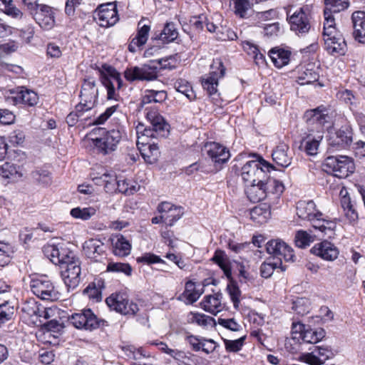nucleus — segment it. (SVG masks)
<instances>
[{
	"label": "nucleus",
	"instance_id": "obj_32",
	"mask_svg": "<svg viewBox=\"0 0 365 365\" xmlns=\"http://www.w3.org/2000/svg\"><path fill=\"white\" fill-rule=\"evenodd\" d=\"M113 254L118 257H125L130 253L131 245L122 235L112 239Z\"/></svg>",
	"mask_w": 365,
	"mask_h": 365
},
{
	"label": "nucleus",
	"instance_id": "obj_24",
	"mask_svg": "<svg viewBox=\"0 0 365 365\" xmlns=\"http://www.w3.org/2000/svg\"><path fill=\"white\" fill-rule=\"evenodd\" d=\"M144 19H141L138 22L137 34L128 45V50L132 53H135L138 48L144 46L148 39L150 26L144 24Z\"/></svg>",
	"mask_w": 365,
	"mask_h": 365
},
{
	"label": "nucleus",
	"instance_id": "obj_5",
	"mask_svg": "<svg viewBox=\"0 0 365 365\" xmlns=\"http://www.w3.org/2000/svg\"><path fill=\"white\" fill-rule=\"evenodd\" d=\"M323 170L333 175L344 178L352 173L354 170V164L353 161L346 156L341 155L329 156L322 164Z\"/></svg>",
	"mask_w": 365,
	"mask_h": 365
},
{
	"label": "nucleus",
	"instance_id": "obj_29",
	"mask_svg": "<svg viewBox=\"0 0 365 365\" xmlns=\"http://www.w3.org/2000/svg\"><path fill=\"white\" fill-rule=\"evenodd\" d=\"M341 205L344 210L346 217L349 222H355L358 219V212L355 207V204L351 201L348 192L342 189L340 192Z\"/></svg>",
	"mask_w": 365,
	"mask_h": 365
},
{
	"label": "nucleus",
	"instance_id": "obj_17",
	"mask_svg": "<svg viewBox=\"0 0 365 365\" xmlns=\"http://www.w3.org/2000/svg\"><path fill=\"white\" fill-rule=\"evenodd\" d=\"M124 76L128 81H153L158 77V66L150 63L127 68Z\"/></svg>",
	"mask_w": 365,
	"mask_h": 365
},
{
	"label": "nucleus",
	"instance_id": "obj_64",
	"mask_svg": "<svg viewBox=\"0 0 365 365\" xmlns=\"http://www.w3.org/2000/svg\"><path fill=\"white\" fill-rule=\"evenodd\" d=\"M124 355L130 359H139L144 356L140 349H135L133 346H124L121 347Z\"/></svg>",
	"mask_w": 365,
	"mask_h": 365
},
{
	"label": "nucleus",
	"instance_id": "obj_45",
	"mask_svg": "<svg viewBox=\"0 0 365 365\" xmlns=\"http://www.w3.org/2000/svg\"><path fill=\"white\" fill-rule=\"evenodd\" d=\"M279 268L281 271H285L286 267L282 264L280 260L268 261L262 264L260 267V274L262 277L268 278L272 276L274 270Z\"/></svg>",
	"mask_w": 365,
	"mask_h": 365
},
{
	"label": "nucleus",
	"instance_id": "obj_58",
	"mask_svg": "<svg viewBox=\"0 0 365 365\" xmlns=\"http://www.w3.org/2000/svg\"><path fill=\"white\" fill-rule=\"evenodd\" d=\"M235 12L237 15L243 18L246 16L247 11L250 8V4L248 0H232Z\"/></svg>",
	"mask_w": 365,
	"mask_h": 365
},
{
	"label": "nucleus",
	"instance_id": "obj_14",
	"mask_svg": "<svg viewBox=\"0 0 365 365\" xmlns=\"http://www.w3.org/2000/svg\"><path fill=\"white\" fill-rule=\"evenodd\" d=\"M30 288L36 297L43 300L55 301L58 299V292L55 289L53 283L47 279H32Z\"/></svg>",
	"mask_w": 365,
	"mask_h": 365
},
{
	"label": "nucleus",
	"instance_id": "obj_42",
	"mask_svg": "<svg viewBox=\"0 0 365 365\" xmlns=\"http://www.w3.org/2000/svg\"><path fill=\"white\" fill-rule=\"evenodd\" d=\"M140 153L144 160L149 163H155L159 157L158 147L155 143H152L148 146L140 148Z\"/></svg>",
	"mask_w": 365,
	"mask_h": 365
},
{
	"label": "nucleus",
	"instance_id": "obj_39",
	"mask_svg": "<svg viewBox=\"0 0 365 365\" xmlns=\"http://www.w3.org/2000/svg\"><path fill=\"white\" fill-rule=\"evenodd\" d=\"M187 321L190 324H196L203 327L215 324V319L212 317L195 312H190L187 314Z\"/></svg>",
	"mask_w": 365,
	"mask_h": 365
},
{
	"label": "nucleus",
	"instance_id": "obj_57",
	"mask_svg": "<svg viewBox=\"0 0 365 365\" xmlns=\"http://www.w3.org/2000/svg\"><path fill=\"white\" fill-rule=\"evenodd\" d=\"M227 289L233 302L234 307L238 309L241 297V292L239 287L235 284H230L227 285Z\"/></svg>",
	"mask_w": 365,
	"mask_h": 365
},
{
	"label": "nucleus",
	"instance_id": "obj_10",
	"mask_svg": "<svg viewBox=\"0 0 365 365\" xmlns=\"http://www.w3.org/2000/svg\"><path fill=\"white\" fill-rule=\"evenodd\" d=\"M121 138V132L118 129H113L106 131L103 136L96 138L92 140L98 153L108 155L116 150Z\"/></svg>",
	"mask_w": 365,
	"mask_h": 365
},
{
	"label": "nucleus",
	"instance_id": "obj_55",
	"mask_svg": "<svg viewBox=\"0 0 365 365\" xmlns=\"http://www.w3.org/2000/svg\"><path fill=\"white\" fill-rule=\"evenodd\" d=\"M310 303L307 298H297L293 302L292 309L298 314L304 315L309 312Z\"/></svg>",
	"mask_w": 365,
	"mask_h": 365
},
{
	"label": "nucleus",
	"instance_id": "obj_21",
	"mask_svg": "<svg viewBox=\"0 0 365 365\" xmlns=\"http://www.w3.org/2000/svg\"><path fill=\"white\" fill-rule=\"evenodd\" d=\"M311 252L327 261L335 260L339 254L338 248L327 240L317 243L311 249Z\"/></svg>",
	"mask_w": 365,
	"mask_h": 365
},
{
	"label": "nucleus",
	"instance_id": "obj_48",
	"mask_svg": "<svg viewBox=\"0 0 365 365\" xmlns=\"http://www.w3.org/2000/svg\"><path fill=\"white\" fill-rule=\"evenodd\" d=\"M324 336V331L322 329L319 330L305 329L304 331L301 333L300 337L306 343L315 344L319 341Z\"/></svg>",
	"mask_w": 365,
	"mask_h": 365
},
{
	"label": "nucleus",
	"instance_id": "obj_31",
	"mask_svg": "<svg viewBox=\"0 0 365 365\" xmlns=\"http://www.w3.org/2000/svg\"><path fill=\"white\" fill-rule=\"evenodd\" d=\"M22 177L19 167L11 163H5L0 166V178L7 182L16 181Z\"/></svg>",
	"mask_w": 365,
	"mask_h": 365
},
{
	"label": "nucleus",
	"instance_id": "obj_56",
	"mask_svg": "<svg viewBox=\"0 0 365 365\" xmlns=\"http://www.w3.org/2000/svg\"><path fill=\"white\" fill-rule=\"evenodd\" d=\"M107 271L113 272H123L130 276L132 272V268L128 263L110 262L107 266Z\"/></svg>",
	"mask_w": 365,
	"mask_h": 365
},
{
	"label": "nucleus",
	"instance_id": "obj_49",
	"mask_svg": "<svg viewBox=\"0 0 365 365\" xmlns=\"http://www.w3.org/2000/svg\"><path fill=\"white\" fill-rule=\"evenodd\" d=\"M96 214V209L93 207H75L71 210V215L74 218L88 220Z\"/></svg>",
	"mask_w": 365,
	"mask_h": 365
},
{
	"label": "nucleus",
	"instance_id": "obj_20",
	"mask_svg": "<svg viewBox=\"0 0 365 365\" xmlns=\"http://www.w3.org/2000/svg\"><path fill=\"white\" fill-rule=\"evenodd\" d=\"M31 14L36 23L43 29H49L55 24L53 11L48 5L41 4Z\"/></svg>",
	"mask_w": 365,
	"mask_h": 365
},
{
	"label": "nucleus",
	"instance_id": "obj_30",
	"mask_svg": "<svg viewBox=\"0 0 365 365\" xmlns=\"http://www.w3.org/2000/svg\"><path fill=\"white\" fill-rule=\"evenodd\" d=\"M326 49L331 53L344 54L346 43L340 33L333 36L324 37Z\"/></svg>",
	"mask_w": 365,
	"mask_h": 365
},
{
	"label": "nucleus",
	"instance_id": "obj_62",
	"mask_svg": "<svg viewBox=\"0 0 365 365\" xmlns=\"http://www.w3.org/2000/svg\"><path fill=\"white\" fill-rule=\"evenodd\" d=\"M243 48L245 51L255 60H263L264 56L259 51L258 47L251 42L247 41L244 43Z\"/></svg>",
	"mask_w": 365,
	"mask_h": 365
},
{
	"label": "nucleus",
	"instance_id": "obj_19",
	"mask_svg": "<svg viewBox=\"0 0 365 365\" xmlns=\"http://www.w3.org/2000/svg\"><path fill=\"white\" fill-rule=\"evenodd\" d=\"M11 96L7 100L16 105L22 103L28 106H34L38 102V94L32 90L25 87H18L11 90Z\"/></svg>",
	"mask_w": 365,
	"mask_h": 365
},
{
	"label": "nucleus",
	"instance_id": "obj_53",
	"mask_svg": "<svg viewBox=\"0 0 365 365\" xmlns=\"http://www.w3.org/2000/svg\"><path fill=\"white\" fill-rule=\"evenodd\" d=\"M176 58L173 56H170L165 58H161L156 61H150L152 65L158 66V69H173L176 66Z\"/></svg>",
	"mask_w": 365,
	"mask_h": 365
},
{
	"label": "nucleus",
	"instance_id": "obj_61",
	"mask_svg": "<svg viewBox=\"0 0 365 365\" xmlns=\"http://www.w3.org/2000/svg\"><path fill=\"white\" fill-rule=\"evenodd\" d=\"M11 247L9 245L0 242V266L8 264L11 259Z\"/></svg>",
	"mask_w": 365,
	"mask_h": 365
},
{
	"label": "nucleus",
	"instance_id": "obj_27",
	"mask_svg": "<svg viewBox=\"0 0 365 365\" xmlns=\"http://www.w3.org/2000/svg\"><path fill=\"white\" fill-rule=\"evenodd\" d=\"M289 146L284 143H279L273 150L272 156L273 160L283 168H287L292 163V155L289 153Z\"/></svg>",
	"mask_w": 365,
	"mask_h": 365
},
{
	"label": "nucleus",
	"instance_id": "obj_15",
	"mask_svg": "<svg viewBox=\"0 0 365 365\" xmlns=\"http://www.w3.org/2000/svg\"><path fill=\"white\" fill-rule=\"evenodd\" d=\"M94 19L101 27L114 26L119 20L116 4L108 3L100 5L95 11Z\"/></svg>",
	"mask_w": 365,
	"mask_h": 365
},
{
	"label": "nucleus",
	"instance_id": "obj_22",
	"mask_svg": "<svg viewBox=\"0 0 365 365\" xmlns=\"http://www.w3.org/2000/svg\"><path fill=\"white\" fill-rule=\"evenodd\" d=\"M205 148L208 156L211 158L216 167L220 166L222 163H226L230 157L229 150L217 143L211 142L207 143Z\"/></svg>",
	"mask_w": 365,
	"mask_h": 365
},
{
	"label": "nucleus",
	"instance_id": "obj_63",
	"mask_svg": "<svg viewBox=\"0 0 365 365\" xmlns=\"http://www.w3.org/2000/svg\"><path fill=\"white\" fill-rule=\"evenodd\" d=\"M217 324L232 331H238L242 329L241 325L239 324L234 319L219 318Z\"/></svg>",
	"mask_w": 365,
	"mask_h": 365
},
{
	"label": "nucleus",
	"instance_id": "obj_12",
	"mask_svg": "<svg viewBox=\"0 0 365 365\" xmlns=\"http://www.w3.org/2000/svg\"><path fill=\"white\" fill-rule=\"evenodd\" d=\"M289 11V22L291 30L297 35L307 34L311 29L310 12L307 6L297 9L292 14Z\"/></svg>",
	"mask_w": 365,
	"mask_h": 365
},
{
	"label": "nucleus",
	"instance_id": "obj_25",
	"mask_svg": "<svg viewBox=\"0 0 365 365\" xmlns=\"http://www.w3.org/2000/svg\"><path fill=\"white\" fill-rule=\"evenodd\" d=\"M354 37L359 43H365V12L354 11L351 15Z\"/></svg>",
	"mask_w": 365,
	"mask_h": 365
},
{
	"label": "nucleus",
	"instance_id": "obj_18",
	"mask_svg": "<svg viewBox=\"0 0 365 365\" xmlns=\"http://www.w3.org/2000/svg\"><path fill=\"white\" fill-rule=\"evenodd\" d=\"M322 139L323 132L321 128L315 130L314 127H309L301 140L300 148H303L307 155H315Z\"/></svg>",
	"mask_w": 365,
	"mask_h": 365
},
{
	"label": "nucleus",
	"instance_id": "obj_59",
	"mask_svg": "<svg viewBox=\"0 0 365 365\" xmlns=\"http://www.w3.org/2000/svg\"><path fill=\"white\" fill-rule=\"evenodd\" d=\"M83 294L87 295L90 299L100 302L102 299L101 291L96 287L94 282L91 283L83 290Z\"/></svg>",
	"mask_w": 365,
	"mask_h": 365
},
{
	"label": "nucleus",
	"instance_id": "obj_11",
	"mask_svg": "<svg viewBox=\"0 0 365 365\" xmlns=\"http://www.w3.org/2000/svg\"><path fill=\"white\" fill-rule=\"evenodd\" d=\"M106 302L110 309L125 315H134L139 309L137 304L130 302L125 293H113Z\"/></svg>",
	"mask_w": 365,
	"mask_h": 365
},
{
	"label": "nucleus",
	"instance_id": "obj_2",
	"mask_svg": "<svg viewBox=\"0 0 365 365\" xmlns=\"http://www.w3.org/2000/svg\"><path fill=\"white\" fill-rule=\"evenodd\" d=\"M284 190V184L271 177L262 180V182L245 185V192L249 200L252 202H259L272 196L274 199H278Z\"/></svg>",
	"mask_w": 365,
	"mask_h": 365
},
{
	"label": "nucleus",
	"instance_id": "obj_13",
	"mask_svg": "<svg viewBox=\"0 0 365 365\" xmlns=\"http://www.w3.org/2000/svg\"><path fill=\"white\" fill-rule=\"evenodd\" d=\"M266 250L268 254L272 256L274 261L282 260L285 262H294L295 255L293 249L285 242L277 239L269 240L266 244Z\"/></svg>",
	"mask_w": 365,
	"mask_h": 365
},
{
	"label": "nucleus",
	"instance_id": "obj_51",
	"mask_svg": "<svg viewBox=\"0 0 365 365\" xmlns=\"http://www.w3.org/2000/svg\"><path fill=\"white\" fill-rule=\"evenodd\" d=\"M314 237L304 230H299L295 234L294 242L297 247L305 248L314 241Z\"/></svg>",
	"mask_w": 365,
	"mask_h": 365
},
{
	"label": "nucleus",
	"instance_id": "obj_38",
	"mask_svg": "<svg viewBox=\"0 0 365 365\" xmlns=\"http://www.w3.org/2000/svg\"><path fill=\"white\" fill-rule=\"evenodd\" d=\"M211 260L217 264L224 272L227 277L231 275V268L229 259L225 252L221 250H217L215 252Z\"/></svg>",
	"mask_w": 365,
	"mask_h": 365
},
{
	"label": "nucleus",
	"instance_id": "obj_6",
	"mask_svg": "<svg viewBox=\"0 0 365 365\" xmlns=\"http://www.w3.org/2000/svg\"><path fill=\"white\" fill-rule=\"evenodd\" d=\"M61 274L68 289H75L81 282V262L72 254L61 266Z\"/></svg>",
	"mask_w": 365,
	"mask_h": 365
},
{
	"label": "nucleus",
	"instance_id": "obj_44",
	"mask_svg": "<svg viewBox=\"0 0 365 365\" xmlns=\"http://www.w3.org/2000/svg\"><path fill=\"white\" fill-rule=\"evenodd\" d=\"M319 75L312 69L305 68L299 72L296 81L301 86L309 85L317 81Z\"/></svg>",
	"mask_w": 365,
	"mask_h": 365
},
{
	"label": "nucleus",
	"instance_id": "obj_41",
	"mask_svg": "<svg viewBox=\"0 0 365 365\" xmlns=\"http://www.w3.org/2000/svg\"><path fill=\"white\" fill-rule=\"evenodd\" d=\"M166 98L167 93L165 91L146 90L142 97L141 103H162Z\"/></svg>",
	"mask_w": 365,
	"mask_h": 365
},
{
	"label": "nucleus",
	"instance_id": "obj_8",
	"mask_svg": "<svg viewBox=\"0 0 365 365\" xmlns=\"http://www.w3.org/2000/svg\"><path fill=\"white\" fill-rule=\"evenodd\" d=\"M225 68L222 62L220 59L217 58L213 60L210 66L209 75L202 81L203 88L210 97H212L213 100H216L215 96L217 93L218 81L225 76Z\"/></svg>",
	"mask_w": 365,
	"mask_h": 365
},
{
	"label": "nucleus",
	"instance_id": "obj_40",
	"mask_svg": "<svg viewBox=\"0 0 365 365\" xmlns=\"http://www.w3.org/2000/svg\"><path fill=\"white\" fill-rule=\"evenodd\" d=\"M324 37L333 36L337 35V34H339V32L336 28L335 19L332 16V12H330L328 10H324Z\"/></svg>",
	"mask_w": 365,
	"mask_h": 365
},
{
	"label": "nucleus",
	"instance_id": "obj_60",
	"mask_svg": "<svg viewBox=\"0 0 365 365\" xmlns=\"http://www.w3.org/2000/svg\"><path fill=\"white\" fill-rule=\"evenodd\" d=\"M32 178L43 185H48L51 182L50 173L44 170H36L31 173Z\"/></svg>",
	"mask_w": 365,
	"mask_h": 365
},
{
	"label": "nucleus",
	"instance_id": "obj_47",
	"mask_svg": "<svg viewBox=\"0 0 365 365\" xmlns=\"http://www.w3.org/2000/svg\"><path fill=\"white\" fill-rule=\"evenodd\" d=\"M92 113L88 110H82L80 113L77 111V105L75 111L70 113L66 117V122L69 126H73L79 120L82 121H88L91 119Z\"/></svg>",
	"mask_w": 365,
	"mask_h": 365
},
{
	"label": "nucleus",
	"instance_id": "obj_4",
	"mask_svg": "<svg viewBox=\"0 0 365 365\" xmlns=\"http://www.w3.org/2000/svg\"><path fill=\"white\" fill-rule=\"evenodd\" d=\"M274 170V166L266 160H249L242 168L241 176L245 185L262 182L270 177V170Z\"/></svg>",
	"mask_w": 365,
	"mask_h": 365
},
{
	"label": "nucleus",
	"instance_id": "obj_43",
	"mask_svg": "<svg viewBox=\"0 0 365 365\" xmlns=\"http://www.w3.org/2000/svg\"><path fill=\"white\" fill-rule=\"evenodd\" d=\"M0 11L13 19H21L24 14L13 4V0H0Z\"/></svg>",
	"mask_w": 365,
	"mask_h": 365
},
{
	"label": "nucleus",
	"instance_id": "obj_46",
	"mask_svg": "<svg viewBox=\"0 0 365 365\" xmlns=\"http://www.w3.org/2000/svg\"><path fill=\"white\" fill-rule=\"evenodd\" d=\"M118 180L115 175H110V173H104L100 178H96V183H100L101 180L104 183V188L106 192L113 193L118 190L117 182Z\"/></svg>",
	"mask_w": 365,
	"mask_h": 365
},
{
	"label": "nucleus",
	"instance_id": "obj_33",
	"mask_svg": "<svg viewBox=\"0 0 365 365\" xmlns=\"http://www.w3.org/2000/svg\"><path fill=\"white\" fill-rule=\"evenodd\" d=\"M250 218L258 224H264L270 218V207L266 204L255 206L250 212Z\"/></svg>",
	"mask_w": 365,
	"mask_h": 365
},
{
	"label": "nucleus",
	"instance_id": "obj_26",
	"mask_svg": "<svg viewBox=\"0 0 365 365\" xmlns=\"http://www.w3.org/2000/svg\"><path fill=\"white\" fill-rule=\"evenodd\" d=\"M352 142V137L348 130H339L330 135L329 145L336 150L344 149L348 147Z\"/></svg>",
	"mask_w": 365,
	"mask_h": 365
},
{
	"label": "nucleus",
	"instance_id": "obj_9",
	"mask_svg": "<svg viewBox=\"0 0 365 365\" xmlns=\"http://www.w3.org/2000/svg\"><path fill=\"white\" fill-rule=\"evenodd\" d=\"M98 96V90L96 86L95 81L89 78L84 81L81 91V101L77 104V111L82 110H88L92 113L95 107Z\"/></svg>",
	"mask_w": 365,
	"mask_h": 365
},
{
	"label": "nucleus",
	"instance_id": "obj_3",
	"mask_svg": "<svg viewBox=\"0 0 365 365\" xmlns=\"http://www.w3.org/2000/svg\"><path fill=\"white\" fill-rule=\"evenodd\" d=\"M146 118L150 123L151 128H146L143 123L136 126L137 135L142 134L148 139L153 138H165L169 133L170 126L156 110L147 112Z\"/></svg>",
	"mask_w": 365,
	"mask_h": 365
},
{
	"label": "nucleus",
	"instance_id": "obj_7",
	"mask_svg": "<svg viewBox=\"0 0 365 365\" xmlns=\"http://www.w3.org/2000/svg\"><path fill=\"white\" fill-rule=\"evenodd\" d=\"M336 116L335 111L330 107L320 106L314 109L307 110L304 114V118L309 126L313 127L317 124L315 130L321 128L324 133V127L327 125L330 126L333 124Z\"/></svg>",
	"mask_w": 365,
	"mask_h": 365
},
{
	"label": "nucleus",
	"instance_id": "obj_16",
	"mask_svg": "<svg viewBox=\"0 0 365 365\" xmlns=\"http://www.w3.org/2000/svg\"><path fill=\"white\" fill-rule=\"evenodd\" d=\"M69 322L76 328L86 330L97 329L101 322H104V321L98 319L90 309L73 314L69 317Z\"/></svg>",
	"mask_w": 365,
	"mask_h": 365
},
{
	"label": "nucleus",
	"instance_id": "obj_23",
	"mask_svg": "<svg viewBox=\"0 0 365 365\" xmlns=\"http://www.w3.org/2000/svg\"><path fill=\"white\" fill-rule=\"evenodd\" d=\"M44 255L55 264L61 266L73 254L67 250L61 249L55 245H46L43 247Z\"/></svg>",
	"mask_w": 365,
	"mask_h": 365
},
{
	"label": "nucleus",
	"instance_id": "obj_36",
	"mask_svg": "<svg viewBox=\"0 0 365 365\" xmlns=\"http://www.w3.org/2000/svg\"><path fill=\"white\" fill-rule=\"evenodd\" d=\"M202 292V287H200V284L197 285L195 282L189 281L185 284V290L182 296L186 299L189 303L192 304L200 298Z\"/></svg>",
	"mask_w": 365,
	"mask_h": 365
},
{
	"label": "nucleus",
	"instance_id": "obj_34",
	"mask_svg": "<svg viewBox=\"0 0 365 365\" xmlns=\"http://www.w3.org/2000/svg\"><path fill=\"white\" fill-rule=\"evenodd\" d=\"M83 248L88 257L95 259L104 252V244L99 240L90 239L84 242Z\"/></svg>",
	"mask_w": 365,
	"mask_h": 365
},
{
	"label": "nucleus",
	"instance_id": "obj_52",
	"mask_svg": "<svg viewBox=\"0 0 365 365\" xmlns=\"http://www.w3.org/2000/svg\"><path fill=\"white\" fill-rule=\"evenodd\" d=\"M183 215L182 209L180 207H176L168 212L161 215L163 222L169 226H172Z\"/></svg>",
	"mask_w": 365,
	"mask_h": 365
},
{
	"label": "nucleus",
	"instance_id": "obj_37",
	"mask_svg": "<svg viewBox=\"0 0 365 365\" xmlns=\"http://www.w3.org/2000/svg\"><path fill=\"white\" fill-rule=\"evenodd\" d=\"M269 56L275 66L282 68L288 64L290 52L284 49L273 48L270 51Z\"/></svg>",
	"mask_w": 365,
	"mask_h": 365
},
{
	"label": "nucleus",
	"instance_id": "obj_54",
	"mask_svg": "<svg viewBox=\"0 0 365 365\" xmlns=\"http://www.w3.org/2000/svg\"><path fill=\"white\" fill-rule=\"evenodd\" d=\"M133 183L130 180L120 178L117 182L118 191L125 195H132L138 190L136 185Z\"/></svg>",
	"mask_w": 365,
	"mask_h": 365
},
{
	"label": "nucleus",
	"instance_id": "obj_50",
	"mask_svg": "<svg viewBox=\"0 0 365 365\" xmlns=\"http://www.w3.org/2000/svg\"><path fill=\"white\" fill-rule=\"evenodd\" d=\"M325 9L332 13H339L349 6V0H324Z\"/></svg>",
	"mask_w": 365,
	"mask_h": 365
},
{
	"label": "nucleus",
	"instance_id": "obj_35",
	"mask_svg": "<svg viewBox=\"0 0 365 365\" xmlns=\"http://www.w3.org/2000/svg\"><path fill=\"white\" fill-rule=\"evenodd\" d=\"M178 32L173 23H168L163 30L159 34H155L152 38L154 40H160L163 43L173 41L178 38Z\"/></svg>",
	"mask_w": 365,
	"mask_h": 365
},
{
	"label": "nucleus",
	"instance_id": "obj_28",
	"mask_svg": "<svg viewBox=\"0 0 365 365\" xmlns=\"http://www.w3.org/2000/svg\"><path fill=\"white\" fill-rule=\"evenodd\" d=\"M200 304L205 311L215 315L224 308L222 304V294L220 293L205 296Z\"/></svg>",
	"mask_w": 365,
	"mask_h": 365
},
{
	"label": "nucleus",
	"instance_id": "obj_1",
	"mask_svg": "<svg viewBox=\"0 0 365 365\" xmlns=\"http://www.w3.org/2000/svg\"><path fill=\"white\" fill-rule=\"evenodd\" d=\"M297 215L303 220L311 222L315 230L314 236L331 238L335 235L336 223L332 220L324 219L323 214L317 209L313 200H300L296 205Z\"/></svg>",
	"mask_w": 365,
	"mask_h": 365
}]
</instances>
